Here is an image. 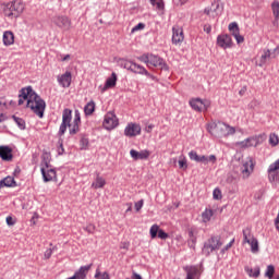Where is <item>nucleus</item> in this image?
Wrapping results in <instances>:
<instances>
[{
    "label": "nucleus",
    "instance_id": "nucleus-1",
    "mask_svg": "<svg viewBox=\"0 0 279 279\" xmlns=\"http://www.w3.org/2000/svg\"><path fill=\"white\" fill-rule=\"evenodd\" d=\"M19 98V106H23V104L27 101L26 108H29L39 119L45 117L47 102H45V99H43L32 86L23 87L20 90Z\"/></svg>",
    "mask_w": 279,
    "mask_h": 279
},
{
    "label": "nucleus",
    "instance_id": "nucleus-2",
    "mask_svg": "<svg viewBox=\"0 0 279 279\" xmlns=\"http://www.w3.org/2000/svg\"><path fill=\"white\" fill-rule=\"evenodd\" d=\"M207 131L215 138H228V136L236 134V129L225 122L208 124Z\"/></svg>",
    "mask_w": 279,
    "mask_h": 279
},
{
    "label": "nucleus",
    "instance_id": "nucleus-3",
    "mask_svg": "<svg viewBox=\"0 0 279 279\" xmlns=\"http://www.w3.org/2000/svg\"><path fill=\"white\" fill-rule=\"evenodd\" d=\"M72 119H73V111L71 109H64L62 112V122L58 132L60 136H64L68 128H70L71 135L77 134V132H80V124H75L73 122L71 124Z\"/></svg>",
    "mask_w": 279,
    "mask_h": 279
},
{
    "label": "nucleus",
    "instance_id": "nucleus-4",
    "mask_svg": "<svg viewBox=\"0 0 279 279\" xmlns=\"http://www.w3.org/2000/svg\"><path fill=\"white\" fill-rule=\"evenodd\" d=\"M137 60L146 64V66L148 68L155 66L156 69H160V71H169V64H167V61H165V59L154 53H144L137 57Z\"/></svg>",
    "mask_w": 279,
    "mask_h": 279
},
{
    "label": "nucleus",
    "instance_id": "nucleus-5",
    "mask_svg": "<svg viewBox=\"0 0 279 279\" xmlns=\"http://www.w3.org/2000/svg\"><path fill=\"white\" fill-rule=\"evenodd\" d=\"M23 10H25L23 3L12 1L5 4L3 12L4 16H8V19H19V16L23 14Z\"/></svg>",
    "mask_w": 279,
    "mask_h": 279
},
{
    "label": "nucleus",
    "instance_id": "nucleus-6",
    "mask_svg": "<svg viewBox=\"0 0 279 279\" xmlns=\"http://www.w3.org/2000/svg\"><path fill=\"white\" fill-rule=\"evenodd\" d=\"M120 66L122 69H126V71H131V73H135V75H145L147 73V69H145V66L132 60L121 59Z\"/></svg>",
    "mask_w": 279,
    "mask_h": 279
},
{
    "label": "nucleus",
    "instance_id": "nucleus-7",
    "mask_svg": "<svg viewBox=\"0 0 279 279\" xmlns=\"http://www.w3.org/2000/svg\"><path fill=\"white\" fill-rule=\"evenodd\" d=\"M223 243H221L219 236H211L204 243L202 252L204 256H208L209 254H213V252H215L216 250H219V247H221Z\"/></svg>",
    "mask_w": 279,
    "mask_h": 279
},
{
    "label": "nucleus",
    "instance_id": "nucleus-8",
    "mask_svg": "<svg viewBox=\"0 0 279 279\" xmlns=\"http://www.w3.org/2000/svg\"><path fill=\"white\" fill-rule=\"evenodd\" d=\"M223 13V4H221V0H214L210 7L205 8L204 14L210 16L211 19H217V16H221Z\"/></svg>",
    "mask_w": 279,
    "mask_h": 279
},
{
    "label": "nucleus",
    "instance_id": "nucleus-9",
    "mask_svg": "<svg viewBox=\"0 0 279 279\" xmlns=\"http://www.w3.org/2000/svg\"><path fill=\"white\" fill-rule=\"evenodd\" d=\"M267 174L270 184H272V186H279V159L269 165Z\"/></svg>",
    "mask_w": 279,
    "mask_h": 279
},
{
    "label": "nucleus",
    "instance_id": "nucleus-10",
    "mask_svg": "<svg viewBox=\"0 0 279 279\" xmlns=\"http://www.w3.org/2000/svg\"><path fill=\"white\" fill-rule=\"evenodd\" d=\"M102 128L105 130H108V132H111V130L119 128V118H117V114H114V112L109 111L106 113L102 121Z\"/></svg>",
    "mask_w": 279,
    "mask_h": 279
},
{
    "label": "nucleus",
    "instance_id": "nucleus-11",
    "mask_svg": "<svg viewBox=\"0 0 279 279\" xmlns=\"http://www.w3.org/2000/svg\"><path fill=\"white\" fill-rule=\"evenodd\" d=\"M279 56V46H277L272 51L269 49H264L263 54L259 60V66H265L268 60H274Z\"/></svg>",
    "mask_w": 279,
    "mask_h": 279
},
{
    "label": "nucleus",
    "instance_id": "nucleus-12",
    "mask_svg": "<svg viewBox=\"0 0 279 279\" xmlns=\"http://www.w3.org/2000/svg\"><path fill=\"white\" fill-rule=\"evenodd\" d=\"M141 124L130 122L124 129V136H126L128 138H134L136 136H141Z\"/></svg>",
    "mask_w": 279,
    "mask_h": 279
},
{
    "label": "nucleus",
    "instance_id": "nucleus-13",
    "mask_svg": "<svg viewBox=\"0 0 279 279\" xmlns=\"http://www.w3.org/2000/svg\"><path fill=\"white\" fill-rule=\"evenodd\" d=\"M190 106L196 112H202V110H208L210 102L204 101L201 98H193L190 100Z\"/></svg>",
    "mask_w": 279,
    "mask_h": 279
},
{
    "label": "nucleus",
    "instance_id": "nucleus-14",
    "mask_svg": "<svg viewBox=\"0 0 279 279\" xmlns=\"http://www.w3.org/2000/svg\"><path fill=\"white\" fill-rule=\"evenodd\" d=\"M184 43V29L178 25L172 27V45H182Z\"/></svg>",
    "mask_w": 279,
    "mask_h": 279
},
{
    "label": "nucleus",
    "instance_id": "nucleus-15",
    "mask_svg": "<svg viewBox=\"0 0 279 279\" xmlns=\"http://www.w3.org/2000/svg\"><path fill=\"white\" fill-rule=\"evenodd\" d=\"M183 271H185V279H199L202 278V270L199 266H184Z\"/></svg>",
    "mask_w": 279,
    "mask_h": 279
},
{
    "label": "nucleus",
    "instance_id": "nucleus-16",
    "mask_svg": "<svg viewBox=\"0 0 279 279\" xmlns=\"http://www.w3.org/2000/svg\"><path fill=\"white\" fill-rule=\"evenodd\" d=\"M149 234L151 239H161L162 241H167L169 239V233L165 232V230L160 229L158 225H153L149 230Z\"/></svg>",
    "mask_w": 279,
    "mask_h": 279
},
{
    "label": "nucleus",
    "instance_id": "nucleus-17",
    "mask_svg": "<svg viewBox=\"0 0 279 279\" xmlns=\"http://www.w3.org/2000/svg\"><path fill=\"white\" fill-rule=\"evenodd\" d=\"M73 80V75L70 71H66L64 74L57 76V82L59 86H62V88H69L71 86V82Z\"/></svg>",
    "mask_w": 279,
    "mask_h": 279
},
{
    "label": "nucleus",
    "instance_id": "nucleus-18",
    "mask_svg": "<svg viewBox=\"0 0 279 279\" xmlns=\"http://www.w3.org/2000/svg\"><path fill=\"white\" fill-rule=\"evenodd\" d=\"M53 23H56L61 29H71V20L64 15H57L53 17Z\"/></svg>",
    "mask_w": 279,
    "mask_h": 279
},
{
    "label": "nucleus",
    "instance_id": "nucleus-19",
    "mask_svg": "<svg viewBox=\"0 0 279 279\" xmlns=\"http://www.w3.org/2000/svg\"><path fill=\"white\" fill-rule=\"evenodd\" d=\"M229 32L235 38L238 45H241V43H244L245 38L241 35L239 29V24L236 22H232L229 24Z\"/></svg>",
    "mask_w": 279,
    "mask_h": 279
},
{
    "label": "nucleus",
    "instance_id": "nucleus-20",
    "mask_svg": "<svg viewBox=\"0 0 279 279\" xmlns=\"http://www.w3.org/2000/svg\"><path fill=\"white\" fill-rule=\"evenodd\" d=\"M217 45L222 49H230L232 47V37L228 34L219 35L217 37Z\"/></svg>",
    "mask_w": 279,
    "mask_h": 279
},
{
    "label": "nucleus",
    "instance_id": "nucleus-21",
    "mask_svg": "<svg viewBox=\"0 0 279 279\" xmlns=\"http://www.w3.org/2000/svg\"><path fill=\"white\" fill-rule=\"evenodd\" d=\"M130 156L134 160H147V158H149V156H151V151H149L147 149H144L141 151H137L136 149H131Z\"/></svg>",
    "mask_w": 279,
    "mask_h": 279
},
{
    "label": "nucleus",
    "instance_id": "nucleus-22",
    "mask_svg": "<svg viewBox=\"0 0 279 279\" xmlns=\"http://www.w3.org/2000/svg\"><path fill=\"white\" fill-rule=\"evenodd\" d=\"M252 171H254V162L252 161V158H248L241 167L243 178H250Z\"/></svg>",
    "mask_w": 279,
    "mask_h": 279
},
{
    "label": "nucleus",
    "instance_id": "nucleus-23",
    "mask_svg": "<svg viewBox=\"0 0 279 279\" xmlns=\"http://www.w3.org/2000/svg\"><path fill=\"white\" fill-rule=\"evenodd\" d=\"M40 171H41V175L44 178V182H51V181L56 180V178H57L56 169H53V168L46 170L45 167H41Z\"/></svg>",
    "mask_w": 279,
    "mask_h": 279
},
{
    "label": "nucleus",
    "instance_id": "nucleus-24",
    "mask_svg": "<svg viewBox=\"0 0 279 279\" xmlns=\"http://www.w3.org/2000/svg\"><path fill=\"white\" fill-rule=\"evenodd\" d=\"M0 158L10 162L13 158L12 148H10V146H0Z\"/></svg>",
    "mask_w": 279,
    "mask_h": 279
},
{
    "label": "nucleus",
    "instance_id": "nucleus-25",
    "mask_svg": "<svg viewBox=\"0 0 279 279\" xmlns=\"http://www.w3.org/2000/svg\"><path fill=\"white\" fill-rule=\"evenodd\" d=\"M50 169L51 167V153H47L44 150L41 154V163H40V169Z\"/></svg>",
    "mask_w": 279,
    "mask_h": 279
},
{
    "label": "nucleus",
    "instance_id": "nucleus-26",
    "mask_svg": "<svg viewBox=\"0 0 279 279\" xmlns=\"http://www.w3.org/2000/svg\"><path fill=\"white\" fill-rule=\"evenodd\" d=\"M90 267H93V265H87V266H82L78 271H76L73 276L76 279H84L86 278V275L88 274V271L90 270Z\"/></svg>",
    "mask_w": 279,
    "mask_h": 279
},
{
    "label": "nucleus",
    "instance_id": "nucleus-27",
    "mask_svg": "<svg viewBox=\"0 0 279 279\" xmlns=\"http://www.w3.org/2000/svg\"><path fill=\"white\" fill-rule=\"evenodd\" d=\"M3 45H5V47L14 45V33H12L11 31H5L3 33Z\"/></svg>",
    "mask_w": 279,
    "mask_h": 279
},
{
    "label": "nucleus",
    "instance_id": "nucleus-28",
    "mask_svg": "<svg viewBox=\"0 0 279 279\" xmlns=\"http://www.w3.org/2000/svg\"><path fill=\"white\" fill-rule=\"evenodd\" d=\"M198 162H202L203 165H208V163L215 165V162H217V156H215V155H209V156L202 155V156L198 157Z\"/></svg>",
    "mask_w": 279,
    "mask_h": 279
},
{
    "label": "nucleus",
    "instance_id": "nucleus-29",
    "mask_svg": "<svg viewBox=\"0 0 279 279\" xmlns=\"http://www.w3.org/2000/svg\"><path fill=\"white\" fill-rule=\"evenodd\" d=\"M106 186V179L97 174L95 181L92 183V189H104Z\"/></svg>",
    "mask_w": 279,
    "mask_h": 279
},
{
    "label": "nucleus",
    "instance_id": "nucleus-30",
    "mask_svg": "<svg viewBox=\"0 0 279 279\" xmlns=\"http://www.w3.org/2000/svg\"><path fill=\"white\" fill-rule=\"evenodd\" d=\"M114 86H117V73L112 72L105 83V88H114Z\"/></svg>",
    "mask_w": 279,
    "mask_h": 279
},
{
    "label": "nucleus",
    "instance_id": "nucleus-31",
    "mask_svg": "<svg viewBox=\"0 0 279 279\" xmlns=\"http://www.w3.org/2000/svg\"><path fill=\"white\" fill-rule=\"evenodd\" d=\"M243 234V243H250L252 239H255L254 235L252 234V229L250 227H246L242 231Z\"/></svg>",
    "mask_w": 279,
    "mask_h": 279
},
{
    "label": "nucleus",
    "instance_id": "nucleus-32",
    "mask_svg": "<svg viewBox=\"0 0 279 279\" xmlns=\"http://www.w3.org/2000/svg\"><path fill=\"white\" fill-rule=\"evenodd\" d=\"M271 11L275 16L274 25H276V23H278V21H279V1L278 0H275L271 3Z\"/></svg>",
    "mask_w": 279,
    "mask_h": 279
},
{
    "label": "nucleus",
    "instance_id": "nucleus-33",
    "mask_svg": "<svg viewBox=\"0 0 279 279\" xmlns=\"http://www.w3.org/2000/svg\"><path fill=\"white\" fill-rule=\"evenodd\" d=\"M213 215H215V211L210 208H206L202 214L203 222L208 223V221L213 219Z\"/></svg>",
    "mask_w": 279,
    "mask_h": 279
},
{
    "label": "nucleus",
    "instance_id": "nucleus-34",
    "mask_svg": "<svg viewBox=\"0 0 279 279\" xmlns=\"http://www.w3.org/2000/svg\"><path fill=\"white\" fill-rule=\"evenodd\" d=\"M149 3L156 8L158 12H165V0H149Z\"/></svg>",
    "mask_w": 279,
    "mask_h": 279
},
{
    "label": "nucleus",
    "instance_id": "nucleus-35",
    "mask_svg": "<svg viewBox=\"0 0 279 279\" xmlns=\"http://www.w3.org/2000/svg\"><path fill=\"white\" fill-rule=\"evenodd\" d=\"M256 142V138L254 137H247L246 140L242 141V142H238V145L240 147H244V148H247V147H254V143Z\"/></svg>",
    "mask_w": 279,
    "mask_h": 279
},
{
    "label": "nucleus",
    "instance_id": "nucleus-36",
    "mask_svg": "<svg viewBox=\"0 0 279 279\" xmlns=\"http://www.w3.org/2000/svg\"><path fill=\"white\" fill-rule=\"evenodd\" d=\"M85 117H90L95 112V102L90 100L84 107Z\"/></svg>",
    "mask_w": 279,
    "mask_h": 279
},
{
    "label": "nucleus",
    "instance_id": "nucleus-37",
    "mask_svg": "<svg viewBox=\"0 0 279 279\" xmlns=\"http://www.w3.org/2000/svg\"><path fill=\"white\" fill-rule=\"evenodd\" d=\"M248 245H251V252L252 254H258L259 247H258V239L253 238L250 240V242H246Z\"/></svg>",
    "mask_w": 279,
    "mask_h": 279
},
{
    "label": "nucleus",
    "instance_id": "nucleus-38",
    "mask_svg": "<svg viewBox=\"0 0 279 279\" xmlns=\"http://www.w3.org/2000/svg\"><path fill=\"white\" fill-rule=\"evenodd\" d=\"M245 271L250 276V278H258V276H260V267L258 266H256L254 269L245 268Z\"/></svg>",
    "mask_w": 279,
    "mask_h": 279
},
{
    "label": "nucleus",
    "instance_id": "nucleus-39",
    "mask_svg": "<svg viewBox=\"0 0 279 279\" xmlns=\"http://www.w3.org/2000/svg\"><path fill=\"white\" fill-rule=\"evenodd\" d=\"M3 186H16V181H14V177H7L2 181H0Z\"/></svg>",
    "mask_w": 279,
    "mask_h": 279
},
{
    "label": "nucleus",
    "instance_id": "nucleus-40",
    "mask_svg": "<svg viewBox=\"0 0 279 279\" xmlns=\"http://www.w3.org/2000/svg\"><path fill=\"white\" fill-rule=\"evenodd\" d=\"M12 119H13L14 123H16L19 130H25L26 123L23 120V118H19L16 116H12Z\"/></svg>",
    "mask_w": 279,
    "mask_h": 279
},
{
    "label": "nucleus",
    "instance_id": "nucleus-41",
    "mask_svg": "<svg viewBox=\"0 0 279 279\" xmlns=\"http://www.w3.org/2000/svg\"><path fill=\"white\" fill-rule=\"evenodd\" d=\"M274 274H276V267H274V265H268L265 272V277L271 279L274 278Z\"/></svg>",
    "mask_w": 279,
    "mask_h": 279
},
{
    "label": "nucleus",
    "instance_id": "nucleus-42",
    "mask_svg": "<svg viewBox=\"0 0 279 279\" xmlns=\"http://www.w3.org/2000/svg\"><path fill=\"white\" fill-rule=\"evenodd\" d=\"M279 143V138H278V135L276 133H271L269 135V144L272 146V147H276V145H278Z\"/></svg>",
    "mask_w": 279,
    "mask_h": 279
},
{
    "label": "nucleus",
    "instance_id": "nucleus-43",
    "mask_svg": "<svg viewBox=\"0 0 279 279\" xmlns=\"http://www.w3.org/2000/svg\"><path fill=\"white\" fill-rule=\"evenodd\" d=\"M89 141L88 137L82 136L80 140L81 149H88Z\"/></svg>",
    "mask_w": 279,
    "mask_h": 279
},
{
    "label": "nucleus",
    "instance_id": "nucleus-44",
    "mask_svg": "<svg viewBox=\"0 0 279 279\" xmlns=\"http://www.w3.org/2000/svg\"><path fill=\"white\" fill-rule=\"evenodd\" d=\"M179 168L184 170L189 169V165H186V157L184 156L179 157Z\"/></svg>",
    "mask_w": 279,
    "mask_h": 279
},
{
    "label": "nucleus",
    "instance_id": "nucleus-45",
    "mask_svg": "<svg viewBox=\"0 0 279 279\" xmlns=\"http://www.w3.org/2000/svg\"><path fill=\"white\" fill-rule=\"evenodd\" d=\"M72 123L77 124V125H80L82 123V116L80 114V110H75L74 120Z\"/></svg>",
    "mask_w": 279,
    "mask_h": 279
},
{
    "label": "nucleus",
    "instance_id": "nucleus-46",
    "mask_svg": "<svg viewBox=\"0 0 279 279\" xmlns=\"http://www.w3.org/2000/svg\"><path fill=\"white\" fill-rule=\"evenodd\" d=\"M190 160H194V162H199V155H197V151L191 150L189 153Z\"/></svg>",
    "mask_w": 279,
    "mask_h": 279
},
{
    "label": "nucleus",
    "instance_id": "nucleus-47",
    "mask_svg": "<svg viewBox=\"0 0 279 279\" xmlns=\"http://www.w3.org/2000/svg\"><path fill=\"white\" fill-rule=\"evenodd\" d=\"M213 197L214 199H221V197H223L221 195V190L219 187H216L213 192Z\"/></svg>",
    "mask_w": 279,
    "mask_h": 279
},
{
    "label": "nucleus",
    "instance_id": "nucleus-48",
    "mask_svg": "<svg viewBox=\"0 0 279 279\" xmlns=\"http://www.w3.org/2000/svg\"><path fill=\"white\" fill-rule=\"evenodd\" d=\"M141 29H145V24L144 23H138L137 25H135L133 28H132V34H134V32H141Z\"/></svg>",
    "mask_w": 279,
    "mask_h": 279
},
{
    "label": "nucleus",
    "instance_id": "nucleus-49",
    "mask_svg": "<svg viewBox=\"0 0 279 279\" xmlns=\"http://www.w3.org/2000/svg\"><path fill=\"white\" fill-rule=\"evenodd\" d=\"M197 243V238H192L187 240V245L189 247H191L192 250H195V244Z\"/></svg>",
    "mask_w": 279,
    "mask_h": 279
},
{
    "label": "nucleus",
    "instance_id": "nucleus-50",
    "mask_svg": "<svg viewBox=\"0 0 279 279\" xmlns=\"http://www.w3.org/2000/svg\"><path fill=\"white\" fill-rule=\"evenodd\" d=\"M232 245H234V239H232L225 247H222L221 253L226 254V252H228Z\"/></svg>",
    "mask_w": 279,
    "mask_h": 279
},
{
    "label": "nucleus",
    "instance_id": "nucleus-51",
    "mask_svg": "<svg viewBox=\"0 0 279 279\" xmlns=\"http://www.w3.org/2000/svg\"><path fill=\"white\" fill-rule=\"evenodd\" d=\"M53 250L54 248H48L46 250V252L44 253V257L49 260V258H51V255L53 254Z\"/></svg>",
    "mask_w": 279,
    "mask_h": 279
},
{
    "label": "nucleus",
    "instance_id": "nucleus-52",
    "mask_svg": "<svg viewBox=\"0 0 279 279\" xmlns=\"http://www.w3.org/2000/svg\"><path fill=\"white\" fill-rule=\"evenodd\" d=\"M143 204H145V201H143V199L135 203L136 213H138L141 210V208H143Z\"/></svg>",
    "mask_w": 279,
    "mask_h": 279
},
{
    "label": "nucleus",
    "instance_id": "nucleus-53",
    "mask_svg": "<svg viewBox=\"0 0 279 279\" xmlns=\"http://www.w3.org/2000/svg\"><path fill=\"white\" fill-rule=\"evenodd\" d=\"M85 230L89 234H93L95 232V225H88L87 227H85Z\"/></svg>",
    "mask_w": 279,
    "mask_h": 279
},
{
    "label": "nucleus",
    "instance_id": "nucleus-54",
    "mask_svg": "<svg viewBox=\"0 0 279 279\" xmlns=\"http://www.w3.org/2000/svg\"><path fill=\"white\" fill-rule=\"evenodd\" d=\"M203 29L206 34H210L213 32V26L210 24H205Z\"/></svg>",
    "mask_w": 279,
    "mask_h": 279
},
{
    "label": "nucleus",
    "instance_id": "nucleus-55",
    "mask_svg": "<svg viewBox=\"0 0 279 279\" xmlns=\"http://www.w3.org/2000/svg\"><path fill=\"white\" fill-rule=\"evenodd\" d=\"M146 77H149V80H153V82H158V77L154 76L149 71L146 70V73L144 74Z\"/></svg>",
    "mask_w": 279,
    "mask_h": 279
},
{
    "label": "nucleus",
    "instance_id": "nucleus-56",
    "mask_svg": "<svg viewBox=\"0 0 279 279\" xmlns=\"http://www.w3.org/2000/svg\"><path fill=\"white\" fill-rule=\"evenodd\" d=\"M16 222L11 216L7 217V226H14Z\"/></svg>",
    "mask_w": 279,
    "mask_h": 279
},
{
    "label": "nucleus",
    "instance_id": "nucleus-57",
    "mask_svg": "<svg viewBox=\"0 0 279 279\" xmlns=\"http://www.w3.org/2000/svg\"><path fill=\"white\" fill-rule=\"evenodd\" d=\"M102 276H104V274H101V271H99V269H96V274H95V277L94 278H96V279H101L102 278Z\"/></svg>",
    "mask_w": 279,
    "mask_h": 279
},
{
    "label": "nucleus",
    "instance_id": "nucleus-58",
    "mask_svg": "<svg viewBox=\"0 0 279 279\" xmlns=\"http://www.w3.org/2000/svg\"><path fill=\"white\" fill-rule=\"evenodd\" d=\"M187 234H189V239H196L193 230H189Z\"/></svg>",
    "mask_w": 279,
    "mask_h": 279
},
{
    "label": "nucleus",
    "instance_id": "nucleus-59",
    "mask_svg": "<svg viewBox=\"0 0 279 279\" xmlns=\"http://www.w3.org/2000/svg\"><path fill=\"white\" fill-rule=\"evenodd\" d=\"M151 130H154V124H149L148 126H146V132L148 134L151 133Z\"/></svg>",
    "mask_w": 279,
    "mask_h": 279
},
{
    "label": "nucleus",
    "instance_id": "nucleus-60",
    "mask_svg": "<svg viewBox=\"0 0 279 279\" xmlns=\"http://www.w3.org/2000/svg\"><path fill=\"white\" fill-rule=\"evenodd\" d=\"M128 209L125 210V213H132V203L128 204Z\"/></svg>",
    "mask_w": 279,
    "mask_h": 279
},
{
    "label": "nucleus",
    "instance_id": "nucleus-61",
    "mask_svg": "<svg viewBox=\"0 0 279 279\" xmlns=\"http://www.w3.org/2000/svg\"><path fill=\"white\" fill-rule=\"evenodd\" d=\"M3 121H5V118H4L3 113H0V123H3Z\"/></svg>",
    "mask_w": 279,
    "mask_h": 279
},
{
    "label": "nucleus",
    "instance_id": "nucleus-62",
    "mask_svg": "<svg viewBox=\"0 0 279 279\" xmlns=\"http://www.w3.org/2000/svg\"><path fill=\"white\" fill-rule=\"evenodd\" d=\"M62 154H64V147L61 145V149H59V156H62Z\"/></svg>",
    "mask_w": 279,
    "mask_h": 279
},
{
    "label": "nucleus",
    "instance_id": "nucleus-63",
    "mask_svg": "<svg viewBox=\"0 0 279 279\" xmlns=\"http://www.w3.org/2000/svg\"><path fill=\"white\" fill-rule=\"evenodd\" d=\"M69 58H71V56H70V54H66L65 57H63L62 61H63V62H66V60H69Z\"/></svg>",
    "mask_w": 279,
    "mask_h": 279
},
{
    "label": "nucleus",
    "instance_id": "nucleus-64",
    "mask_svg": "<svg viewBox=\"0 0 279 279\" xmlns=\"http://www.w3.org/2000/svg\"><path fill=\"white\" fill-rule=\"evenodd\" d=\"M0 189H3V187H2V184H1V181H0Z\"/></svg>",
    "mask_w": 279,
    "mask_h": 279
}]
</instances>
